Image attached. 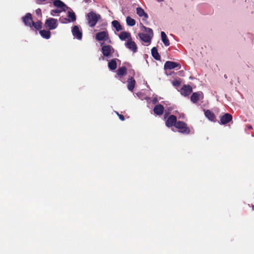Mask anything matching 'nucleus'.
Returning a JSON list of instances; mask_svg holds the SVG:
<instances>
[{
	"mask_svg": "<svg viewBox=\"0 0 254 254\" xmlns=\"http://www.w3.org/2000/svg\"><path fill=\"white\" fill-rule=\"evenodd\" d=\"M100 18V15L94 12H90L87 15V20L91 27H94Z\"/></svg>",
	"mask_w": 254,
	"mask_h": 254,
	"instance_id": "obj_2",
	"label": "nucleus"
},
{
	"mask_svg": "<svg viewBox=\"0 0 254 254\" xmlns=\"http://www.w3.org/2000/svg\"><path fill=\"white\" fill-rule=\"evenodd\" d=\"M126 47L131 50L133 53H135L137 51V46L134 42L132 39H129L125 43Z\"/></svg>",
	"mask_w": 254,
	"mask_h": 254,
	"instance_id": "obj_6",
	"label": "nucleus"
},
{
	"mask_svg": "<svg viewBox=\"0 0 254 254\" xmlns=\"http://www.w3.org/2000/svg\"><path fill=\"white\" fill-rule=\"evenodd\" d=\"M107 36V33L105 31L99 32L96 34V39L98 41H102L105 39Z\"/></svg>",
	"mask_w": 254,
	"mask_h": 254,
	"instance_id": "obj_20",
	"label": "nucleus"
},
{
	"mask_svg": "<svg viewBox=\"0 0 254 254\" xmlns=\"http://www.w3.org/2000/svg\"><path fill=\"white\" fill-rule=\"evenodd\" d=\"M135 81L133 78H129L127 81V88L130 91H132L135 85Z\"/></svg>",
	"mask_w": 254,
	"mask_h": 254,
	"instance_id": "obj_21",
	"label": "nucleus"
},
{
	"mask_svg": "<svg viewBox=\"0 0 254 254\" xmlns=\"http://www.w3.org/2000/svg\"><path fill=\"white\" fill-rule=\"evenodd\" d=\"M23 21L26 25L31 27L33 23L31 14L29 13H27L26 15L23 17Z\"/></svg>",
	"mask_w": 254,
	"mask_h": 254,
	"instance_id": "obj_8",
	"label": "nucleus"
},
{
	"mask_svg": "<svg viewBox=\"0 0 254 254\" xmlns=\"http://www.w3.org/2000/svg\"><path fill=\"white\" fill-rule=\"evenodd\" d=\"M32 26H33L36 29H40L42 27V22L40 21H38L36 22H33Z\"/></svg>",
	"mask_w": 254,
	"mask_h": 254,
	"instance_id": "obj_29",
	"label": "nucleus"
},
{
	"mask_svg": "<svg viewBox=\"0 0 254 254\" xmlns=\"http://www.w3.org/2000/svg\"><path fill=\"white\" fill-rule=\"evenodd\" d=\"M54 5L59 9L65 11L67 7L66 5L60 0H51Z\"/></svg>",
	"mask_w": 254,
	"mask_h": 254,
	"instance_id": "obj_7",
	"label": "nucleus"
},
{
	"mask_svg": "<svg viewBox=\"0 0 254 254\" xmlns=\"http://www.w3.org/2000/svg\"><path fill=\"white\" fill-rule=\"evenodd\" d=\"M68 17L70 20H68V21H74L76 20V16L75 13L73 11H69L68 12Z\"/></svg>",
	"mask_w": 254,
	"mask_h": 254,
	"instance_id": "obj_27",
	"label": "nucleus"
},
{
	"mask_svg": "<svg viewBox=\"0 0 254 254\" xmlns=\"http://www.w3.org/2000/svg\"><path fill=\"white\" fill-rule=\"evenodd\" d=\"M102 51L104 56L108 57L110 55L113 51V49L112 47L109 45L104 46L102 47Z\"/></svg>",
	"mask_w": 254,
	"mask_h": 254,
	"instance_id": "obj_13",
	"label": "nucleus"
},
{
	"mask_svg": "<svg viewBox=\"0 0 254 254\" xmlns=\"http://www.w3.org/2000/svg\"><path fill=\"white\" fill-rule=\"evenodd\" d=\"M126 68L125 67H122L118 69L117 74L119 76H122L126 73Z\"/></svg>",
	"mask_w": 254,
	"mask_h": 254,
	"instance_id": "obj_28",
	"label": "nucleus"
},
{
	"mask_svg": "<svg viewBox=\"0 0 254 254\" xmlns=\"http://www.w3.org/2000/svg\"><path fill=\"white\" fill-rule=\"evenodd\" d=\"M136 13L139 16L143 17L144 19H146L148 17V14L141 7H137L136 8Z\"/></svg>",
	"mask_w": 254,
	"mask_h": 254,
	"instance_id": "obj_16",
	"label": "nucleus"
},
{
	"mask_svg": "<svg viewBox=\"0 0 254 254\" xmlns=\"http://www.w3.org/2000/svg\"><path fill=\"white\" fill-rule=\"evenodd\" d=\"M181 82L178 80H175L172 81V84L174 86H179L180 85Z\"/></svg>",
	"mask_w": 254,
	"mask_h": 254,
	"instance_id": "obj_31",
	"label": "nucleus"
},
{
	"mask_svg": "<svg viewBox=\"0 0 254 254\" xmlns=\"http://www.w3.org/2000/svg\"><path fill=\"white\" fill-rule=\"evenodd\" d=\"M161 40L165 46H168L170 45V41L167 38V36L165 33L163 31L161 32Z\"/></svg>",
	"mask_w": 254,
	"mask_h": 254,
	"instance_id": "obj_18",
	"label": "nucleus"
},
{
	"mask_svg": "<svg viewBox=\"0 0 254 254\" xmlns=\"http://www.w3.org/2000/svg\"><path fill=\"white\" fill-rule=\"evenodd\" d=\"M176 121V117L174 115H171L166 121V125L168 127H172L173 125L175 126Z\"/></svg>",
	"mask_w": 254,
	"mask_h": 254,
	"instance_id": "obj_12",
	"label": "nucleus"
},
{
	"mask_svg": "<svg viewBox=\"0 0 254 254\" xmlns=\"http://www.w3.org/2000/svg\"><path fill=\"white\" fill-rule=\"evenodd\" d=\"M126 22L127 25L133 26L135 24V21L134 19L131 18L129 16H127L126 19Z\"/></svg>",
	"mask_w": 254,
	"mask_h": 254,
	"instance_id": "obj_25",
	"label": "nucleus"
},
{
	"mask_svg": "<svg viewBox=\"0 0 254 254\" xmlns=\"http://www.w3.org/2000/svg\"><path fill=\"white\" fill-rule=\"evenodd\" d=\"M116 113H117V114L118 115L121 121H124L125 120L124 117L122 115H120L118 113H117V112H116Z\"/></svg>",
	"mask_w": 254,
	"mask_h": 254,
	"instance_id": "obj_32",
	"label": "nucleus"
},
{
	"mask_svg": "<svg viewBox=\"0 0 254 254\" xmlns=\"http://www.w3.org/2000/svg\"><path fill=\"white\" fill-rule=\"evenodd\" d=\"M151 54L153 57L156 60H160V56L158 53L157 49L156 47H153L151 49Z\"/></svg>",
	"mask_w": 254,
	"mask_h": 254,
	"instance_id": "obj_22",
	"label": "nucleus"
},
{
	"mask_svg": "<svg viewBox=\"0 0 254 254\" xmlns=\"http://www.w3.org/2000/svg\"><path fill=\"white\" fill-rule=\"evenodd\" d=\"M164 107L161 104L156 105L154 108V112L157 115H161L164 112Z\"/></svg>",
	"mask_w": 254,
	"mask_h": 254,
	"instance_id": "obj_15",
	"label": "nucleus"
},
{
	"mask_svg": "<svg viewBox=\"0 0 254 254\" xmlns=\"http://www.w3.org/2000/svg\"><path fill=\"white\" fill-rule=\"evenodd\" d=\"M157 1L159 2H162L163 1V0H157Z\"/></svg>",
	"mask_w": 254,
	"mask_h": 254,
	"instance_id": "obj_36",
	"label": "nucleus"
},
{
	"mask_svg": "<svg viewBox=\"0 0 254 254\" xmlns=\"http://www.w3.org/2000/svg\"><path fill=\"white\" fill-rule=\"evenodd\" d=\"M108 66L111 70H114L117 68V63L115 60H112L108 64Z\"/></svg>",
	"mask_w": 254,
	"mask_h": 254,
	"instance_id": "obj_26",
	"label": "nucleus"
},
{
	"mask_svg": "<svg viewBox=\"0 0 254 254\" xmlns=\"http://www.w3.org/2000/svg\"><path fill=\"white\" fill-rule=\"evenodd\" d=\"M157 102V99L156 98H154L153 100H152V103L153 104H156V103Z\"/></svg>",
	"mask_w": 254,
	"mask_h": 254,
	"instance_id": "obj_33",
	"label": "nucleus"
},
{
	"mask_svg": "<svg viewBox=\"0 0 254 254\" xmlns=\"http://www.w3.org/2000/svg\"><path fill=\"white\" fill-rule=\"evenodd\" d=\"M36 12L37 14H40L41 13V10H40V9H37L36 10Z\"/></svg>",
	"mask_w": 254,
	"mask_h": 254,
	"instance_id": "obj_34",
	"label": "nucleus"
},
{
	"mask_svg": "<svg viewBox=\"0 0 254 254\" xmlns=\"http://www.w3.org/2000/svg\"><path fill=\"white\" fill-rule=\"evenodd\" d=\"M192 92V88L190 85H184L181 89V93L183 95L188 96Z\"/></svg>",
	"mask_w": 254,
	"mask_h": 254,
	"instance_id": "obj_11",
	"label": "nucleus"
},
{
	"mask_svg": "<svg viewBox=\"0 0 254 254\" xmlns=\"http://www.w3.org/2000/svg\"><path fill=\"white\" fill-rule=\"evenodd\" d=\"M37 0L38 1V2H43V1H45L46 0Z\"/></svg>",
	"mask_w": 254,
	"mask_h": 254,
	"instance_id": "obj_35",
	"label": "nucleus"
},
{
	"mask_svg": "<svg viewBox=\"0 0 254 254\" xmlns=\"http://www.w3.org/2000/svg\"><path fill=\"white\" fill-rule=\"evenodd\" d=\"M40 33L41 36L44 38L48 39L50 38L51 32L49 31L45 30H41L40 31Z\"/></svg>",
	"mask_w": 254,
	"mask_h": 254,
	"instance_id": "obj_23",
	"label": "nucleus"
},
{
	"mask_svg": "<svg viewBox=\"0 0 254 254\" xmlns=\"http://www.w3.org/2000/svg\"><path fill=\"white\" fill-rule=\"evenodd\" d=\"M205 117L210 121H214L215 120V115L210 110H206L204 112Z\"/></svg>",
	"mask_w": 254,
	"mask_h": 254,
	"instance_id": "obj_19",
	"label": "nucleus"
},
{
	"mask_svg": "<svg viewBox=\"0 0 254 254\" xmlns=\"http://www.w3.org/2000/svg\"><path fill=\"white\" fill-rule=\"evenodd\" d=\"M120 39L121 40H125L126 39H131V35L129 32H122L119 35Z\"/></svg>",
	"mask_w": 254,
	"mask_h": 254,
	"instance_id": "obj_17",
	"label": "nucleus"
},
{
	"mask_svg": "<svg viewBox=\"0 0 254 254\" xmlns=\"http://www.w3.org/2000/svg\"><path fill=\"white\" fill-rule=\"evenodd\" d=\"M203 98V94L201 92L192 93L190 97V100L193 103H196L200 99Z\"/></svg>",
	"mask_w": 254,
	"mask_h": 254,
	"instance_id": "obj_10",
	"label": "nucleus"
},
{
	"mask_svg": "<svg viewBox=\"0 0 254 254\" xmlns=\"http://www.w3.org/2000/svg\"><path fill=\"white\" fill-rule=\"evenodd\" d=\"M142 30H143L145 33H138L139 37L142 41L149 45L153 37V30L151 28L145 26L142 27Z\"/></svg>",
	"mask_w": 254,
	"mask_h": 254,
	"instance_id": "obj_1",
	"label": "nucleus"
},
{
	"mask_svg": "<svg viewBox=\"0 0 254 254\" xmlns=\"http://www.w3.org/2000/svg\"><path fill=\"white\" fill-rule=\"evenodd\" d=\"M177 67L180 69L181 65L179 64L174 62L167 61L164 64V68L165 69H172Z\"/></svg>",
	"mask_w": 254,
	"mask_h": 254,
	"instance_id": "obj_5",
	"label": "nucleus"
},
{
	"mask_svg": "<svg viewBox=\"0 0 254 254\" xmlns=\"http://www.w3.org/2000/svg\"><path fill=\"white\" fill-rule=\"evenodd\" d=\"M72 33L74 37L78 40L81 39L82 36V32L80 31L77 26H74L73 27Z\"/></svg>",
	"mask_w": 254,
	"mask_h": 254,
	"instance_id": "obj_9",
	"label": "nucleus"
},
{
	"mask_svg": "<svg viewBox=\"0 0 254 254\" xmlns=\"http://www.w3.org/2000/svg\"><path fill=\"white\" fill-rule=\"evenodd\" d=\"M62 11H63V10H62L61 9H57L52 10L51 11V14L52 16H55L56 14L60 13Z\"/></svg>",
	"mask_w": 254,
	"mask_h": 254,
	"instance_id": "obj_30",
	"label": "nucleus"
},
{
	"mask_svg": "<svg viewBox=\"0 0 254 254\" xmlns=\"http://www.w3.org/2000/svg\"><path fill=\"white\" fill-rule=\"evenodd\" d=\"M45 25L50 30L55 29L58 26V20L53 18H50L46 21Z\"/></svg>",
	"mask_w": 254,
	"mask_h": 254,
	"instance_id": "obj_3",
	"label": "nucleus"
},
{
	"mask_svg": "<svg viewBox=\"0 0 254 254\" xmlns=\"http://www.w3.org/2000/svg\"><path fill=\"white\" fill-rule=\"evenodd\" d=\"M175 127L179 129L180 132L182 133H189L190 129L187 127L186 124L182 122H178L176 123Z\"/></svg>",
	"mask_w": 254,
	"mask_h": 254,
	"instance_id": "obj_4",
	"label": "nucleus"
},
{
	"mask_svg": "<svg viewBox=\"0 0 254 254\" xmlns=\"http://www.w3.org/2000/svg\"><path fill=\"white\" fill-rule=\"evenodd\" d=\"M112 23L117 31H119L122 29L121 25L118 21L114 20L112 21Z\"/></svg>",
	"mask_w": 254,
	"mask_h": 254,
	"instance_id": "obj_24",
	"label": "nucleus"
},
{
	"mask_svg": "<svg viewBox=\"0 0 254 254\" xmlns=\"http://www.w3.org/2000/svg\"><path fill=\"white\" fill-rule=\"evenodd\" d=\"M232 119V116L229 114H225L222 116L220 121L222 124L225 125L229 122Z\"/></svg>",
	"mask_w": 254,
	"mask_h": 254,
	"instance_id": "obj_14",
	"label": "nucleus"
}]
</instances>
